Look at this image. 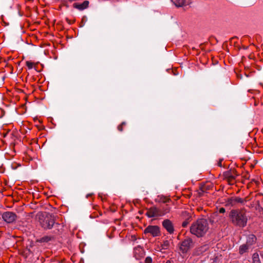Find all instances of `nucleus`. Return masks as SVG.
<instances>
[{"label":"nucleus","mask_w":263,"mask_h":263,"mask_svg":"<svg viewBox=\"0 0 263 263\" xmlns=\"http://www.w3.org/2000/svg\"><path fill=\"white\" fill-rule=\"evenodd\" d=\"M209 230V224L205 219H200L193 223L190 227L191 233L198 237H203Z\"/></svg>","instance_id":"obj_1"},{"label":"nucleus","mask_w":263,"mask_h":263,"mask_svg":"<svg viewBox=\"0 0 263 263\" xmlns=\"http://www.w3.org/2000/svg\"><path fill=\"white\" fill-rule=\"evenodd\" d=\"M232 223L235 226L244 228L247 226L248 218L245 212L239 210H232L230 213Z\"/></svg>","instance_id":"obj_2"},{"label":"nucleus","mask_w":263,"mask_h":263,"mask_svg":"<svg viewBox=\"0 0 263 263\" xmlns=\"http://www.w3.org/2000/svg\"><path fill=\"white\" fill-rule=\"evenodd\" d=\"M39 221L41 227L45 230L51 229L54 226L58 229L61 227L60 223L55 222V216L50 213L40 215Z\"/></svg>","instance_id":"obj_3"},{"label":"nucleus","mask_w":263,"mask_h":263,"mask_svg":"<svg viewBox=\"0 0 263 263\" xmlns=\"http://www.w3.org/2000/svg\"><path fill=\"white\" fill-rule=\"evenodd\" d=\"M194 243L192 238L186 237L182 241L179 245V250L182 253L187 252L191 249L194 247Z\"/></svg>","instance_id":"obj_4"},{"label":"nucleus","mask_w":263,"mask_h":263,"mask_svg":"<svg viewBox=\"0 0 263 263\" xmlns=\"http://www.w3.org/2000/svg\"><path fill=\"white\" fill-rule=\"evenodd\" d=\"M2 219L7 223H12L14 222L16 218L17 215L12 212H5L2 215Z\"/></svg>","instance_id":"obj_5"},{"label":"nucleus","mask_w":263,"mask_h":263,"mask_svg":"<svg viewBox=\"0 0 263 263\" xmlns=\"http://www.w3.org/2000/svg\"><path fill=\"white\" fill-rule=\"evenodd\" d=\"M144 233H149L153 237H156L160 235V229L157 226H149L144 230Z\"/></svg>","instance_id":"obj_6"},{"label":"nucleus","mask_w":263,"mask_h":263,"mask_svg":"<svg viewBox=\"0 0 263 263\" xmlns=\"http://www.w3.org/2000/svg\"><path fill=\"white\" fill-rule=\"evenodd\" d=\"M145 215L148 218H153L156 217H160L159 213V209L156 208V206H153L147 209Z\"/></svg>","instance_id":"obj_7"},{"label":"nucleus","mask_w":263,"mask_h":263,"mask_svg":"<svg viewBox=\"0 0 263 263\" xmlns=\"http://www.w3.org/2000/svg\"><path fill=\"white\" fill-rule=\"evenodd\" d=\"M223 176L230 184H233L235 183V180L236 175L234 172L228 171L223 173Z\"/></svg>","instance_id":"obj_8"},{"label":"nucleus","mask_w":263,"mask_h":263,"mask_svg":"<svg viewBox=\"0 0 263 263\" xmlns=\"http://www.w3.org/2000/svg\"><path fill=\"white\" fill-rule=\"evenodd\" d=\"M162 226L170 234L174 232V228L172 221L168 219H165L162 222Z\"/></svg>","instance_id":"obj_9"},{"label":"nucleus","mask_w":263,"mask_h":263,"mask_svg":"<svg viewBox=\"0 0 263 263\" xmlns=\"http://www.w3.org/2000/svg\"><path fill=\"white\" fill-rule=\"evenodd\" d=\"M171 1L178 7L187 6L191 3L190 0H171Z\"/></svg>","instance_id":"obj_10"},{"label":"nucleus","mask_w":263,"mask_h":263,"mask_svg":"<svg viewBox=\"0 0 263 263\" xmlns=\"http://www.w3.org/2000/svg\"><path fill=\"white\" fill-rule=\"evenodd\" d=\"M89 3V1H85L82 3H74L73 4V7L82 11L88 7Z\"/></svg>","instance_id":"obj_11"},{"label":"nucleus","mask_w":263,"mask_h":263,"mask_svg":"<svg viewBox=\"0 0 263 263\" xmlns=\"http://www.w3.org/2000/svg\"><path fill=\"white\" fill-rule=\"evenodd\" d=\"M224 217L218 215V213H214L212 217V222L222 223L224 221Z\"/></svg>","instance_id":"obj_12"},{"label":"nucleus","mask_w":263,"mask_h":263,"mask_svg":"<svg viewBox=\"0 0 263 263\" xmlns=\"http://www.w3.org/2000/svg\"><path fill=\"white\" fill-rule=\"evenodd\" d=\"M256 241V237L254 234H250L247 236L246 243L250 246L255 243Z\"/></svg>","instance_id":"obj_13"},{"label":"nucleus","mask_w":263,"mask_h":263,"mask_svg":"<svg viewBox=\"0 0 263 263\" xmlns=\"http://www.w3.org/2000/svg\"><path fill=\"white\" fill-rule=\"evenodd\" d=\"M170 211V208L167 205H165L162 206L161 209H159V213L160 216H163L166 214L169 213Z\"/></svg>","instance_id":"obj_14"},{"label":"nucleus","mask_w":263,"mask_h":263,"mask_svg":"<svg viewBox=\"0 0 263 263\" xmlns=\"http://www.w3.org/2000/svg\"><path fill=\"white\" fill-rule=\"evenodd\" d=\"M209 248L208 245H203L197 249V252L198 254H202L205 252Z\"/></svg>","instance_id":"obj_15"},{"label":"nucleus","mask_w":263,"mask_h":263,"mask_svg":"<svg viewBox=\"0 0 263 263\" xmlns=\"http://www.w3.org/2000/svg\"><path fill=\"white\" fill-rule=\"evenodd\" d=\"M250 247L247 243L241 245L239 248V253L240 254H243L245 253L249 249Z\"/></svg>","instance_id":"obj_16"},{"label":"nucleus","mask_w":263,"mask_h":263,"mask_svg":"<svg viewBox=\"0 0 263 263\" xmlns=\"http://www.w3.org/2000/svg\"><path fill=\"white\" fill-rule=\"evenodd\" d=\"M252 262L253 263H261L259 255L257 253H254L252 256Z\"/></svg>","instance_id":"obj_17"},{"label":"nucleus","mask_w":263,"mask_h":263,"mask_svg":"<svg viewBox=\"0 0 263 263\" xmlns=\"http://www.w3.org/2000/svg\"><path fill=\"white\" fill-rule=\"evenodd\" d=\"M51 239V237L48 236H45L41 238L38 241L40 242H47L49 241Z\"/></svg>","instance_id":"obj_18"},{"label":"nucleus","mask_w":263,"mask_h":263,"mask_svg":"<svg viewBox=\"0 0 263 263\" xmlns=\"http://www.w3.org/2000/svg\"><path fill=\"white\" fill-rule=\"evenodd\" d=\"M170 241L167 240H166L163 241L162 244L161 245V248L163 250H166L170 247Z\"/></svg>","instance_id":"obj_19"},{"label":"nucleus","mask_w":263,"mask_h":263,"mask_svg":"<svg viewBox=\"0 0 263 263\" xmlns=\"http://www.w3.org/2000/svg\"><path fill=\"white\" fill-rule=\"evenodd\" d=\"M236 203L235 198H231L230 199H228L227 201V204L230 205L231 206L234 205Z\"/></svg>","instance_id":"obj_20"},{"label":"nucleus","mask_w":263,"mask_h":263,"mask_svg":"<svg viewBox=\"0 0 263 263\" xmlns=\"http://www.w3.org/2000/svg\"><path fill=\"white\" fill-rule=\"evenodd\" d=\"M235 200L236 202L238 203H241L242 204H245V203L247 201L246 199H243L242 198H239V197H235Z\"/></svg>","instance_id":"obj_21"},{"label":"nucleus","mask_w":263,"mask_h":263,"mask_svg":"<svg viewBox=\"0 0 263 263\" xmlns=\"http://www.w3.org/2000/svg\"><path fill=\"white\" fill-rule=\"evenodd\" d=\"M190 218H187L186 219H185L182 223V226L183 227V228H185L187 227V226L188 225V224L190 222Z\"/></svg>","instance_id":"obj_22"},{"label":"nucleus","mask_w":263,"mask_h":263,"mask_svg":"<svg viewBox=\"0 0 263 263\" xmlns=\"http://www.w3.org/2000/svg\"><path fill=\"white\" fill-rule=\"evenodd\" d=\"M26 64L29 69H32L33 66V63L30 61H26Z\"/></svg>","instance_id":"obj_23"},{"label":"nucleus","mask_w":263,"mask_h":263,"mask_svg":"<svg viewBox=\"0 0 263 263\" xmlns=\"http://www.w3.org/2000/svg\"><path fill=\"white\" fill-rule=\"evenodd\" d=\"M124 125H125V122H123L120 125H119L118 126V129L120 132H122L123 130V126Z\"/></svg>","instance_id":"obj_24"},{"label":"nucleus","mask_w":263,"mask_h":263,"mask_svg":"<svg viewBox=\"0 0 263 263\" xmlns=\"http://www.w3.org/2000/svg\"><path fill=\"white\" fill-rule=\"evenodd\" d=\"M226 212V210L223 208H221L219 210V213L221 214H223Z\"/></svg>","instance_id":"obj_25"},{"label":"nucleus","mask_w":263,"mask_h":263,"mask_svg":"<svg viewBox=\"0 0 263 263\" xmlns=\"http://www.w3.org/2000/svg\"><path fill=\"white\" fill-rule=\"evenodd\" d=\"M152 260L151 258L150 257H146V261L147 263H151L152 262Z\"/></svg>","instance_id":"obj_26"},{"label":"nucleus","mask_w":263,"mask_h":263,"mask_svg":"<svg viewBox=\"0 0 263 263\" xmlns=\"http://www.w3.org/2000/svg\"><path fill=\"white\" fill-rule=\"evenodd\" d=\"M222 161V160H220L219 161L218 163V165L219 167H221L222 166V164H221Z\"/></svg>","instance_id":"obj_27"},{"label":"nucleus","mask_w":263,"mask_h":263,"mask_svg":"<svg viewBox=\"0 0 263 263\" xmlns=\"http://www.w3.org/2000/svg\"><path fill=\"white\" fill-rule=\"evenodd\" d=\"M260 256L263 258V252L260 253Z\"/></svg>","instance_id":"obj_28"},{"label":"nucleus","mask_w":263,"mask_h":263,"mask_svg":"<svg viewBox=\"0 0 263 263\" xmlns=\"http://www.w3.org/2000/svg\"><path fill=\"white\" fill-rule=\"evenodd\" d=\"M165 263H171L170 260H167Z\"/></svg>","instance_id":"obj_29"},{"label":"nucleus","mask_w":263,"mask_h":263,"mask_svg":"<svg viewBox=\"0 0 263 263\" xmlns=\"http://www.w3.org/2000/svg\"><path fill=\"white\" fill-rule=\"evenodd\" d=\"M138 248H139V249H141V248H140V247H138ZM138 250V248H136V249H135V250Z\"/></svg>","instance_id":"obj_30"}]
</instances>
